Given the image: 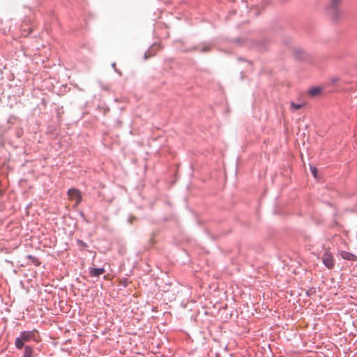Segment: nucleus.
<instances>
[{
    "instance_id": "nucleus-4",
    "label": "nucleus",
    "mask_w": 357,
    "mask_h": 357,
    "mask_svg": "<svg viewBox=\"0 0 357 357\" xmlns=\"http://www.w3.org/2000/svg\"><path fill=\"white\" fill-rule=\"evenodd\" d=\"M68 195L71 199L76 200L75 206L81 203L82 198L79 190L75 188H70L68 190Z\"/></svg>"
},
{
    "instance_id": "nucleus-3",
    "label": "nucleus",
    "mask_w": 357,
    "mask_h": 357,
    "mask_svg": "<svg viewBox=\"0 0 357 357\" xmlns=\"http://www.w3.org/2000/svg\"><path fill=\"white\" fill-rule=\"evenodd\" d=\"M321 259L324 265L328 269H332L334 267V259L331 252H325L321 257Z\"/></svg>"
},
{
    "instance_id": "nucleus-13",
    "label": "nucleus",
    "mask_w": 357,
    "mask_h": 357,
    "mask_svg": "<svg viewBox=\"0 0 357 357\" xmlns=\"http://www.w3.org/2000/svg\"><path fill=\"white\" fill-rule=\"evenodd\" d=\"M27 258H29V259L31 260V262L36 265V266H39L40 264V261L38 260V258L32 256V255H28L27 256Z\"/></svg>"
},
{
    "instance_id": "nucleus-5",
    "label": "nucleus",
    "mask_w": 357,
    "mask_h": 357,
    "mask_svg": "<svg viewBox=\"0 0 357 357\" xmlns=\"http://www.w3.org/2000/svg\"><path fill=\"white\" fill-rule=\"evenodd\" d=\"M105 272V269L104 268H89V275L91 277H99L100 275L103 274Z\"/></svg>"
},
{
    "instance_id": "nucleus-1",
    "label": "nucleus",
    "mask_w": 357,
    "mask_h": 357,
    "mask_svg": "<svg viewBox=\"0 0 357 357\" xmlns=\"http://www.w3.org/2000/svg\"><path fill=\"white\" fill-rule=\"evenodd\" d=\"M342 1V0H328L326 12L333 22H339L344 17L343 11L341 8Z\"/></svg>"
},
{
    "instance_id": "nucleus-19",
    "label": "nucleus",
    "mask_w": 357,
    "mask_h": 357,
    "mask_svg": "<svg viewBox=\"0 0 357 357\" xmlns=\"http://www.w3.org/2000/svg\"><path fill=\"white\" fill-rule=\"evenodd\" d=\"M79 243H82V244H83V245H85V244L82 242V241H79Z\"/></svg>"
},
{
    "instance_id": "nucleus-9",
    "label": "nucleus",
    "mask_w": 357,
    "mask_h": 357,
    "mask_svg": "<svg viewBox=\"0 0 357 357\" xmlns=\"http://www.w3.org/2000/svg\"><path fill=\"white\" fill-rule=\"evenodd\" d=\"M194 49L197 50H199V51H200L202 52H208L210 50V45H208L207 44H204V45H202L195 46V47H194Z\"/></svg>"
},
{
    "instance_id": "nucleus-18",
    "label": "nucleus",
    "mask_w": 357,
    "mask_h": 357,
    "mask_svg": "<svg viewBox=\"0 0 357 357\" xmlns=\"http://www.w3.org/2000/svg\"><path fill=\"white\" fill-rule=\"evenodd\" d=\"M234 42L238 44V43H241V39L240 38H236Z\"/></svg>"
},
{
    "instance_id": "nucleus-14",
    "label": "nucleus",
    "mask_w": 357,
    "mask_h": 357,
    "mask_svg": "<svg viewBox=\"0 0 357 357\" xmlns=\"http://www.w3.org/2000/svg\"><path fill=\"white\" fill-rule=\"evenodd\" d=\"M316 292H317L316 288L312 287V288L309 289L308 290H307L305 294H306L307 296L310 297V296L314 295L316 294Z\"/></svg>"
},
{
    "instance_id": "nucleus-20",
    "label": "nucleus",
    "mask_w": 357,
    "mask_h": 357,
    "mask_svg": "<svg viewBox=\"0 0 357 357\" xmlns=\"http://www.w3.org/2000/svg\"><path fill=\"white\" fill-rule=\"evenodd\" d=\"M81 216L84 217V213L82 212L80 213Z\"/></svg>"
},
{
    "instance_id": "nucleus-15",
    "label": "nucleus",
    "mask_w": 357,
    "mask_h": 357,
    "mask_svg": "<svg viewBox=\"0 0 357 357\" xmlns=\"http://www.w3.org/2000/svg\"><path fill=\"white\" fill-rule=\"evenodd\" d=\"M311 172L314 178H317V169L315 167L311 166L310 167Z\"/></svg>"
},
{
    "instance_id": "nucleus-10",
    "label": "nucleus",
    "mask_w": 357,
    "mask_h": 357,
    "mask_svg": "<svg viewBox=\"0 0 357 357\" xmlns=\"http://www.w3.org/2000/svg\"><path fill=\"white\" fill-rule=\"evenodd\" d=\"M155 46H156V45L154 44L153 45V47H150L147 51H146L144 52V59H147L148 58L151 57V55H153L154 54L153 50V49L155 48Z\"/></svg>"
},
{
    "instance_id": "nucleus-11",
    "label": "nucleus",
    "mask_w": 357,
    "mask_h": 357,
    "mask_svg": "<svg viewBox=\"0 0 357 357\" xmlns=\"http://www.w3.org/2000/svg\"><path fill=\"white\" fill-rule=\"evenodd\" d=\"M321 91L320 88L319 87H312L309 91L308 93L312 96H315L318 95Z\"/></svg>"
},
{
    "instance_id": "nucleus-12",
    "label": "nucleus",
    "mask_w": 357,
    "mask_h": 357,
    "mask_svg": "<svg viewBox=\"0 0 357 357\" xmlns=\"http://www.w3.org/2000/svg\"><path fill=\"white\" fill-rule=\"evenodd\" d=\"M303 106V105L301 103H295L294 102H291V108L294 111L300 109Z\"/></svg>"
},
{
    "instance_id": "nucleus-17",
    "label": "nucleus",
    "mask_w": 357,
    "mask_h": 357,
    "mask_svg": "<svg viewBox=\"0 0 357 357\" xmlns=\"http://www.w3.org/2000/svg\"><path fill=\"white\" fill-rule=\"evenodd\" d=\"M331 81H332V82L333 84H335V83H336V82H337L339 81V78L338 77H333V78H332Z\"/></svg>"
},
{
    "instance_id": "nucleus-7",
    "label": "nucleus",
    "mask_w": 357,
    "mask_h": 357,
    "mask_svg": "<svg viewBox=\"0 0 357 357\" xmlns=\"http://www.w3.org/2000/svg\"><path fill=\"white\" fill-rule=\"evenodd\" d=\"M24 352L22 357H34L35 356V351H33V349L30 345H26L24 346Z\"/></svg>"
},
{
    "instance_id": "nucleus-16",
    "label": "nucleus",
    "mask_w": 357,
    "mask_h": 357,
    "mask_svg": "<svg viewBox=\"0 0 357 357\" xmlns=\"http://www.w3.org/2000/svg\"><path fill=\"white\" fill-rule=\"evenodd\" d=\"M112 67L114 69V70L118 73L119 75H121V72L118 71V70L116 68V63H112Z\"/></svg>"
},
{
    "instance_id": "nucleus-6",
    "label": "nucleus",
    "mask_w": 357,
    "mask_h": 357,
    "mask_svg": "<svg viewBox=\"0 0 357 357\" xmlns=\"http://www.w3.org/2000/svg\"><path fill=\"white\" fill-rule=\"evenodd\" d=\"M340 256L344 259H346L348 261H354L357 260V257L355 255H354L351 252H349L347 251H341Z\"/></svg>"
},
{
    "instance_id": "nucleus-2",
    "label": "nucleus",
    "mask_w": 357,
    "mask_h": 357,
    "mask_svg": "<svg viewBox=\"0 0 357 357\" xmlns=\"http://www.w3.org/2000/svg\"><path fill=\"white\" fill-rule=\"evenodd\" d=\"M38 342L36 331H24L20 333V335L15 338V346L17 349H22L25 343L29 342Z\"/></svg>"
},
{
    "instance_id": "nucleus-8",
    "label": "nucleus",
    "mask_w": 357,
    "mask_h": 357,
    "mask_svg": "<svg viewBox=\"0 0 357 357\" xmlns=\"http://www.w3.org/2000/svg\"><path fill=\"white\" fill-rule=\"evenodd\" d=\"M294 56L298 60H304L307 58V53L303 49H296L294 50Z\"/></svg>"
}]
</instances>
